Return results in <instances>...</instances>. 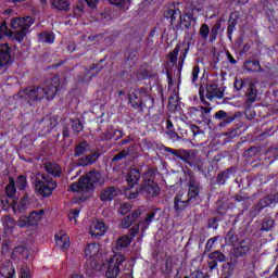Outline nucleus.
Listing matches in <instances>:
<instances>
[{"label": "nucleus", "mask_w": 278, "mask_h": 278, "mask_svg": "<svg viewBox=\"0 0 278 278\" xmlns=\"http://www.w3.org/2000/svg\"><path fill=\"white\" fill-rule=\"evenodd\" d=\"M1 276L4 278H14L16 270L14 269V265L12 263H8L1 268Z\"/></svg>", "instance_id": "nucleus-43"}, {"label": "nucleus", "mask_w": 278, "mask_h": 278, "mask_svg": "<svg viewBox=\"0 0 278 278\" xmlns=\"http://www.w3.org/2000/svg\"><path fill=\"white\" fill-rule=\"evenodd\" d=\"M173 207L176 216H181L188 207H192V202L188 198L184 200V193H177L174 197Z\"/></svg>", "instance_id": "nucleus-16"}, {"label": "nucleus", "mask_w": 278, "mask_h": 278, "mask_svg": "<svg viewBox=\"0 0 278 278\" xmlns=\"http://www.w3.org/2000/svg\"><path fill=\"white\" fill-rule=\"evenodd\" d=\"M127 257L124 254L113 255L106 264L105 277L106 278H116L121 275V266L123 262H126Z\"/></svg>", "instance_id": "nucleus-10"}, {"label": "nucleus", "mask_w": 278, "mask_h": 278, "mask_svg": "<svg viewBox=\"0 0 278 278\" xmlns=\"http://www.w3.org/2000/svg\"><path fill=\"white\" fill-rule=\"evenodd\" d=\"M257 153H260V148L252 146L243 152V156L247 160H253V157H255L257 155Z\"/></svg>", "instance_id": "nucleus-52"}, {"label": "nucleus", "mask_w": 278, "mask_h": 278, "mask_svg": "<svg viewBox=\"0 0 278 278\" xmlns=\"http://www.w3.org/2000/svg\"><path fill=\"white\" fill-rule=\"evenodd\" d=\"M128 103L132 110L142 113L144 110H152L153 105H155V99L149 94V90L146 87H140L128 93Z\"/></svg>", "instance_id": "nucleus-8"}, {"label": "nucleus", "mask_w": 278, "mask_h": 278, "mask_svg": "<svg viewBox=\"0 0 278 278\" xmlns=\"http://www.w3.org/2000/svg\"><path fill=\"white\" fill-rule=\"evenodd\" d=\"M15 186L17 190H20L21 192H25V190H27V186H29V182L27 181V176L25 175L17 176L15 180Z\"/></svg>", "instance_id": "nucleus-44"}, {"label": "nucleus", "mask_w": 278, "mask_h": 278, "mask_svg": "<svg viewBox=\"0 0 278 278\" xmlns=\"http://www.w3.org/2000/svg\"><path fill=\"white\" fill-rule=\"evenodd\" d=\"M39 42L45 45H53L55 42V34L51 30L41 31L38 34Z\"/></svg>", "instance_id": "nucleus-37"}, {"label": "nucleus", "mask_w": 278, "mask_h": 278, "mask_svg": "<svg viewBox=\"0 0 278 278\" xmlns=\"http://www.w3.org/2000/svg\"><path fill=\"white\" fill-rule=\"evenodd\" d=\"M99 157H101V151L96 150L94 152L76 160L75 166H92V164H96L99 161Z\"/></svg>", "instance_id": "nucleus-20"}, {"label": "nucleus", "mask_w": 278, "mask_h": 278, "mask_svg": "<svg viewBox=\"0 0 278 278\" xmlns=\"http://www.w3.org/2000/svg\"><path fill=\"white\" fill-rule=\"evenodd\" d=\"M56 244L62 251H67L71 247V238L66 233L55 235Z\"/></svg>", "instance_id": "nucleus-36"}, {"label": "nucleus", "mask_w": 278, "mask_h": 278, "mask_svg": "<svg viewBox=\"0 0 278 278\" xmlns=\"http://www.w3.org/2000/svg\"><path fill=\"white\" fill-rule=\"evenodd\" d=\"M52 10H58L59 12H68L71 10V1L68 0H50Z\"/></svg>", "instance_id": "nucleus-33"}, {"label": "nucleus", "mask_w": 278, "mask_h": 278, "mask_svg": "<svg viewBox=\"0 0 278 278\" xmlns=\"http://www.w3.org/2000/svg\"><path fill=\"white\" fill-rule=\"evenodd\" d=\"M249 255H251V240L243 239L237 247L230 249V261L222 266L223 277H233L236 268L240 273H253L255 263L249 261Z\"/></svg>", "instance_id": "nucleus-1"}, {"label": "nucleus", "mask_w": 278, "mask_h": 278, "mask_svg": "<svg viewBox=\"0 0 278 278\" xmlns=\"http://www.w3.org/2000/svg\"><path fill=\"white\" fill-rule=\"evenodd\" d=\"M21 23L22 29H24V31H29V28L34 25V18H31V16H24L21 17Z\"/></svg>", "instance_id": "nucleus-54"}, {"label": "nucleus", "mask_w": 278, "mask_h": 278, "mask_svg": "<svg viewBox=\"0 0 278 278\" xmlns=\"http://www.w3.org/2000/svg\"><path fill=\"white\" fill-rule=\"evenodd\" d=\"M244 108V115L248 121H253L255 116H257V113H255V109L253 108V104H245L243 103Z\"/></svg>", "instance_id": "nucleus-49"}, {"label": "nucleus", "mask_w": 278, "mask_h": 278, "mask_svg": "<svg viewBox=\"0 0 278 278\" xmlns=\"http://www.w3.org/2000/svg\"><path fill=\"white\" fill-rule=\"evenodd\" d=\"M274 229H275V219L266 216L262 220V224L258 227L257 232H258V236H261V238H265V236H270Z\"/></svg>", "instance_id": "nucleus-22"}, {"label": "nucleus", "mask_w": 278, "mask_h": 278, "mask_svg": "<svg viewBox=\"0 0 278 278\" xmlns=\"http://www.w3.org/2000/svg\"><path fill=\"white\" fill-rule=\"evenodd\" d=\"M199 96H200L201 103H203V105H206V106H201V110H202L201 116H210V113L212 112V108H210V102L205 100V89L203 88V86H200Z\"/></svg>", "instance_id": "nucleus-34"}, {"label": "nucleus", "mask_w": 278, "mask_h": 278, "mask_svg": "<svg viewBox=\"0 0 278 278\" xmlns=\"http://www.w3.org/2000/svg\"><path fill=\"white\" fill-rule=\"evenodd\" d=\"M88 147H90V143L86 140L78 142L74 147V157H81V155H85L86 151H88Z\"/></svg>", "instance_id": "nucleus-39"}, {"label": "nucleus", "mask_w": 278, "mask_h": 278, "mask_svg": "<svg viewBox=\"0 0 278 278\" xmlns=\"http://www.w3.org/2000/svg\"><path fill=\"white\" fill-rule=\"evenodd\" d=\"M201 118L204 125H206L207 127H216L214 116L212 117L211 115H201Z\"/></svg>", "instance_id": "nucleus-60"}, {"label": "nucleus", "mask_w": 278, "mask_h": 278, "mask_svg": "<svg viewBox=\"0 0 278 278\" xmlns=\"http://www.w3.org/2000/svg\"><path fill=\"white\" fill-rule=\"evenodd\" d=\"M108 232V226L105 225V222H96L90 226L89 233L92 238H97L99 240L100 238H103L105 233Z\"/></svg>", "instance_id": "nucleus-23"}, {"label": "nucleus", "mask_w": 278, "mask_h": 278, "mask_svg": "<svg viewBox=\"0 0 278 278\" xmlns=\"http://www.w3.org/2000/svg\"><path fill=\"white\" fill-rule=\"evenodd\" d=\"M136 149L135 144H130L126 148H124L122 151H119L117 154H115L112 159V162L114 164H121L123 160H127V157H130V155H134V150Z\"/></svg>", "instance_id": "nucleus-26"}, {"label": "nucleus", "mask_w": 278, "mask_h": 278, "mask_svg": "<svg viewBox=\"0 0 278 278\" xmlns=\"http://www.w3.org/2000/svg\"><path fill=\"white\" fill-rule=\"evenodd\" d=\"M131 210H134V205L125 202L119 205L118 214H119V216H127V214H129V212H131Z\"/></svg>", "instance_id": "nucleus-55"}, {"label": "nucleus", "mask_w": 278, "mask_h": 278, "mask_svg": "<svg viewBox=\"0 0 278 278\" xmlns=\"http://www.w3.org/2000/svg\"><path fill=\"white\" fill-rule=\"evenodd\" d=\"M12 33V30L10 28H8V22H2L0 23V40H2V38H10V34Z\"/></svg>", "instance_id": "nucleus-56"}, {"label": "nucleus", "mask_w": 278, "mask_h": 278, "mask_svg": "<svg viewBox=\"0 0 278 278\" xmlns=\"http://www.w3.org/2000/svg\"><path fill=\"white\" fill-rule=\"evenodd\" d=\"M45 210L31 211L28 216L20 217L16 222L17 227L27 228L38 226V222L42 220Z\"/></svg>", "instance_id": "nucleus-11"}, {"label": "nucleus", "mask_w": 278, "mask_h": 278, "mask_svg": "<svg viewBox=\"0 0 278 278\" xmlns=\"http://www.w3.org/2000/svg\"><path fill=\"white\" fill-rule=\"evenodd\" d=\"M163 151H165V153H170L172 155H174L173 160L175 162L180 160L185 164H188V166H190V168H192V170H194L195 173H203L205 170V159L200 156L194 150H175L173 148L164 146Z\"/></svg>", "instance_id": "nucleus-4"}, {"label": "nucleus", "mask_w": 278, "mask_h": 278, "mask_svg": "<svg viewBox=\"0 0 278 278\" xmlns=\"http://www.w3.org/2000/svg\"><path fill=\"white\" fill-rule=\"evenodd\" d=\"M58 90H60V77L54 76L48 81L47 87L29 86L22 88L18 92V97L26 105L36 108L42 99L53 101L55 94H58Z\"/></svg>", "instance_id": "nucleus-2"}, {"label": "nucleus", "mask_w": 278, "mask_h": 278, "mask_svg": "<svg viewBox=\"0 0 278 278\" xmlns=\"http://www.w3.org/2000/svg\"><path fill=\"white\" fill-rule=\"evenodd\" d=\"M220 27H223V23L217 21L215 25L211 28L207 24H202L200 27V36L203 40H207L208 42L213 43L216 42V38H218V31H220Z\"/></svg>", "instance_id": "nucleus-14"}, {"label": "nucleus", "mask_w": 278, "mask_h": 278, "mask_svg": "<svg viewBox=\"0 0 278 278\" xmlns=\"http://www.w3.org/2000/svg\"><path fill=\"white\" fill-rule=\"evenodd\" d=\"M29 206V195L25 194L21 198L20 202L16 203V214H21L25 212V210Z\"/></svg>", "instance_id": "nucleus-46"}, {"label": "nucleus", "mask_w": 278, "mask_h": 278, "mask_svg": "<svg viewBox=\"0 0 278 278\" xmlns=\"http://www.w3.org/2000/svg\"><path fill=\"white\" fill-rule=\"evenodd\" d=\"M103 64H105V59L100 60L97 64H92L89 67H83L78 75V81L81 84H90L92 78L97 77V75L103 71Z\"/></svg>", "instance_id": "nucleus-9"}, {"label": "nucleus", "mask_w": 278, "mask_h": 278, "mask_svg": "<svg viewBox=\"0 0 278 278\" xmlns=\"http://www.w3.org/2000/svg\"><path fill=\"white\" fill-rule=\"evenodd\" d=\"M265 155H266L265 160H269V164H273L274 162H277V160H278V148L268 149Z\"/></svg>", "instance_id": "nucleus-53"}, {"label": "nucleus", "mask_w": 278, "mask_h": 278, "mask_svg": "<svg viewBox=\"0 0 278 278\" xmlns=\"http://www.w3.org/2000/svg\"><path fill=\"white\" fill-rule=\"evenodd\" d=\"M99 253V248H97V244L94 243H89L85 248V256L86 257H94Z\"/></svg>", "instance_id": "nucleus-51"}, {"label": "nucleus", "mask_w": 278, "mask_h": 278, "mask_svg": "<svg viewBox=\"0 0 278 278\" xmlns=\"http://www.w3.org/2000/svg\"><path fill=\"white\" fill-rule=\"evenodd\" d=\"M179 51H181V43H177L174 48V50H172L167 58L170 62V64H177V59L179 58Z\"/></svg>", "instance_id": "nucleus-48"}, {"label": "nucleus", "mask_w": 278, "mask_h": 278, "mask_svg": "<svg viewBox=\"0 0 278 278\" xmlns=\"http://www.w3.org/2000/svg\"><path fill=\"white\" fill-rule=\"evenodd\" d=\"M238 25V16L233 17V13L230 14L227 27V38L230 42H233V31H236V26Z\"/></svg>", "instance_id": "nucleus-35"}, {"label": "nucleus", "mask_w": 278, "mask_h": 278, "mask_svg": "<svg viewBox=\"0 0 278 278\" xmlns=\"http://www.w3.org/2000/svg\"><path fill=\"white\" fill-rule=\"evenodd\" d=\"M0 207L3 212H10V210H12L13 214H16V200H13V202L10 203L8 198H2L0 199Z\"/></svg>", "instance_id": "nucleus-41"}, {"label": "nucleus", "mask_w": 278, "mask_h": 278, "mask_svg": "<svg viewBox=\"0 0 278 278\" xmlns=\"http://www.w3.org/2000/svg\"><path fill=\"white\" fill-rule=\"evenodd\" d=\"M192 42L188 41L187 43H182L185 47L179 55L178 64H177V74L181 75V71H184V64H186V58H188V53L190 52V47Z\"/></svg>", "instance_id": "nucleus-29"}, {"label": "nucleus", "mask_w": 278, "mask_h": 278, "mask_svg": "<svg viewBox=\"0 0 278 278\" xmlns=\"http://www.w3.org/2000/svg\"><path fill=\"white\" fill-rule=\"evenodd\" d=\"M134 60H136V52L131 51L124 61V68H131L135 64Z\"/></svg>", "instance_id": "nucleus-57"}, {"label": "nucleus", "mask_w": 278, "mask_h": 278, "mask_svg": "<svg viewBox=\"0 0 278 278\" xmlns=\"http://www.w3.org/2000/svg\"><path fill=\"white\" fill-rule=\"evenodd\" d=\"M142 213L140 210L131 211L130 214L126 215L119 224L121 229H129L131 225L136 223V219L141 215Z\"/></svg>", "instance_id": "nucleus-27"}, {"label": "nucleus", "mask_w": 278, "mask_h": 278, "mask_svg": "<svg viewBox=\"0 0 278 278\" xmlns=\"http://www.w3.org/2000/svg\"><path fill=\"white\" fill-rule=\"evenodd\" d=\"M14 64V58H12V47L10 43H0V71L5 66H12Z\"/></svg>", "instance_id": "nucleus-15"}, {"label": "nucleus", "mask_w": 278, "mask_h": 278, "mask_svg": "<svg viewBox=\"0 0 278 278\" xmlns=\"http://www.w3.org/2000/svg\"><path fill=\"white\" fill-rule=\"evenodd\" d=\"M153 220H155V212L148 213L146 219L140 222V225H142V230L147 231Z\"/></svg>", "instance_id": "nucleus-50"}, {"label": "nucleus", "mask_w": 278, "mask_h": 278, "mask_svg": "<svg viewBox=\"0 0 278 278\" xmlns=\"http://www.w3.org/2000/svg\"><path fill=\"white\" fill-rule=\"evenodd\" d=\"M206 99L208 101H214V99H223L225 92L218 89V84L206 85Z\"/></svg>", "instance_id": "nucleus-25"}, {"label": "nucleus", "mask_w": 278, "mask_h": 278, "mask_svg": "<svg viewBox=\"0 0 278 278\" xmlns=\"http://www.w3.org/2000/svg\"><path fill=\"white\" fill-rule=\"evenodd\" d=\"M218 236L216 237H212L211 239L207 240L205 248H204V253H210V251H212V249H214V244H216V242H218Z\"/></svg>", "instance_id": "nucleus-59"}, {"label": "nucleus", "mask_w": 278, "mask_h": 278, "mask_svg": "<svg viewBox=\"0 0 278 278\" xmlns=\"http://www.w3.org/2000/svg\"><path fill=\"white\" fill-rule=\"evenodd\" d=\"M137 77L140 81H144L146 79H151L153 77V74L151 71L147 70L144 65H141L139 71L137 72Z\"/></svg>", "instance_id": "nucleus-47"}, {"label": "nucleus", "mask_w": 278, "mask_h": 278, "mask_svg": "<svg viewBox=\"0 0 278 278\" xmlns=\"http://www.w3.org/2000/svg\"><path fill=\"white\" fill-rule=\"evenodd\" d=\"M43 169L46 173H48V175H51L52 177H62V166L55 162L47 161L43 163Z\"/></svg>", "instance_id": "nucleus-28"}, {"label": "nucleus", "mask_w": 278, "mask_h": 278, "mask_svg": "<svg viewBox=\"0 0 278 278\" xmlns=\"http://www.w3.org/2000/svg\"><path fill=\"white\" fill-rule=\"evenodd\" d=\"M124 194L126 199L130 200L138 199L141 194L147 201H151V199H157V197L162 194V188L154 179L146 178L136 187L135 192H131V190H124Z\"/></svg>", "instance_id": "nucleus-5"}, {"label": "nucleus", "mask_w": 278, "mask_h": 278, "mask_svg": "<svg viewBox=\"0 0 278 278\" xmlns=\"http://www.w3.org/2000/svg\"><path fill=\"white\" fill-rule=\"evenodd\" d=\"M39 125L46 134H51V130L53 129V119L51 117L46 116L39 121Z\"/></svg>", "instance_id": "nucleus-42"}, {"label": "nucleus", "mask_w": 278, "mask_h": 278, "mask_svg": "<svg viewBox=\"0 0 278 278\" xmlns=\"http://www.w3.org/2000/svg\"><path fill=\"white\" fill-rule=\"evenodd\" d=\"M236 166H231L219 172L215 178V186H227V181H229V179H233V177H236Z\"/></svg>", "instance_id": "nucleus-19"}, {"label": "nucleus", "mask_w": 278, "mask_h": 278, "mask_svg": "<svg viewBox=\"0 0 278 278\" xmlns=\"http://www.w3.org/2000/svg\"><path fill=\"white\" fill-rule=\"evenodd\" d=\"M219 220L220 219L218 217L208 218L207 224H206L207 229H214V231H216V229H218Z\"/></svg>", "instance_id": "nucleus-61"}, {"label": "nucleus", "mask_w": 278, "mask_h": 278, "mask_svg": "<svg viewBox=\"0 0 278 278\" xmlns=\"http://www.w3.org/2000/svg\"><path fill=\"white\" fill-rule=\"evenodd\" d=\"M201 182H199L195 178H190L188 182V193L187 199L191 202L192 207H197V205H201Z\"/></svg>", "instance_id": "nucleus-13"}, {"label": "nucleus", "mask_w": 278, "mask_h": 278, "mask_svg": "<svg viewBox=\"0 0 278 278\" xmlns=\"http://www.w3.org/2000/svg\"><path fill=\"white\" fill-rule=\"evenodd\" d=\"M199 73H201V67L199 65L193 66L191 73V83L197 84V79H199Z\"/></svg>", "instance_id": "nucleus-63"}, {"label": "nucleus", "mask_w": 278, "mask_h": 278, "mask_svg": "<svg viewBox=\"0 0 278 278\" xmlns=\"http://www.w3.org/2000/svg\"><path fill=\"white\" fill-rule=\"evenodd\" d=\"M4 192L8 199H14L16 197V180L13 177L9 178V184L5 186Z\"/></svg>", "instance_id": "nucleus-40"}, {"label": "nucleus", "mask_w": 278, "mask_h": 278, "mask_svg": "<svg viewBox=\"0 0 278 278\" xmlns=\"http://www.w3.org/2000/svg\"><path fill=\"white\" fill-rule=\"evenodd\" d=\"M30 181L35 188L36 194L41 199H49L53 191L58 189V181L49 174L38 172L30 176Z\"/></svg>", "instance_id": "nucleus-6"}, {"label": "nucleus", "mask_w": 278, "mask_h": 278, "mask_svg": "<svg viewBox=\"0 0 278 278\" xmlns=\"http://www.w3.org/2000/svg\"><path fill=\"white\" fill-rule=\"evenodd\" d=\"M11 257L12 260H20V261H24V260H29V249L25 248V247H16L13 249L12 253H11Z\"/></svg>", "instance_id": "nucleus-31"}, {"label": "nucleus", "mask_w": 278, "mask_h": 278, "mask_svg": "<svg viewBox=\"0 0 278 278\" xmlns=\"http://www.w3.org/2000/svg\"><path fill=\"white\" fill-rule=\"evenodd\" d=\"M184 278H210V274H203L201 270H194L189 276Z\"/></svg>", "instance_id": "nucleus-62"}, {"label": "nucleus", "mask_w": 278, "mask_h": 278, "mask_svg": "<svg viewBox=\"0 0 278 278\" xmlns=\"http://www.w3.org/2000/svg\"><path fill=\"white\" fill-rule=\"evenodd\" d=\"M208 268L211 273L218 268V262L223 264V262H227V257L225 253L220 252L219 250L213 251L208 254Z\"/></svg>", "instance_id": "nucleus-21"}, {"label": "nucleus", "mask_w": 278, "mask_h": 278, "mask_svg": "<svg viewBox=\"0 0 278 278\" xmlns=\"http://www.w3.org/2000/svg\"><path fill=\"white\" fill-rule=\"evenodd\" d=\"M72 129L75 134L84 131V124L79 119L72 121Z\"/></svg>", "instance_id": "nucleus-58"}, {"label": "nucleus", "mask_w": 278, "mask_h": 278, "mask_svg": "<svg viewBox=\"0 0 278 278\" xmlns=\"http://www.w3.org/2000/svg\"><path fill=\"white\" fill-rule=\"evenodd\" d=\"M243 68L247 73H264L260 60H245Z\"/></svg>", "instance_id": "nucleus-30"}, {"label": "nucleus", "mask_w": 278, "mask_h": 278, "mask_svg": "<svg viewBox=\"0 0 278 278\" xmlns=\"http://www.w3.org/2000/svg\"><path fill=\"white\" fill-rule=\"evenodd\" d=\"M225 242L227 247H232L233 249L235 247H238V244H240L242 241H240V237L238 233H236V229H230L225 236Z\"/></svg>", "instance_id": "nucleus-32"}, {"label": "nucleus", "mask_w": 278, "mask_h": 278, "mask_svg": "<svg viewBox=\"0 0 278 278\" xmlns=\"http://www.w3.org/2000/svg\"><path fill=\"white\" fill-rule=\"evenodd\" d=\"M27 36V30H24L23 28L20 30H15L9 34V38L12 40H16L17 42H23L25 40V37Z\"/></svg>", "instance_id": "nucleus-45"}, {"label": "nucleus", "mask_w": 278, "mask_h": 278, "mask_svg": "<svg viewBox=\"0 0 278 278\" xmlns=\"http://www.w3.org/2000/svg\"><path fill=\"white\" fill-rule=\"evenodd\" d=\"M116 197H118V189L114 186L106 187L100 192L102 203H112Z\"/></svg>", "instance_id": "nucleus-24"}, {"label": "nucleus", "mask_w": 278, "mask_h": 278, "mask_svg": "<svg viewBox=\"0 0 278 278\" xmlns=\"http://www.w3.org/2000/svg\"><path fill=\"white\" fill-rule=\"evenodd\" d=\"M11 28L12 29H23L21 17H13L11 20Z\"/></svg>", "instance_id": "nucleus-64"}, {"label": "nucleus", "mask_w": 278, "mask_h": 278, "mask_svg": "<svg viewBox=\"0 0 278 278\" xmlns=\"http://www.w3.org/2000/svg\"><path fill=\"white\" fill-rule=\"evenodd\" d=\"M215 127H227L236 121V115L227 113L225 110H219L214 114Z\"/></svg>", "instance_id": "nucleus-17"}, {"label": "nucleus", "mask_w": 278, "mask_h": 278, "mask_svg": "<svg viewBox=\"0 0 278 278\" xmlns=\"http://www.w3.org/2000/svg\"><path fill=\"white\" fill-rule=\"evenodd\" d=\"M140 233V224H135L129 230L128 235H124L119 237L115 242L116 251H123V249H127L134 242V238Z\"/></svg>", "instance_id": "nucleus-12"}, {"label": "nucleus", "mask_w": 278, "mask_h": 278, "mask_svg": "<svg viewBox=\"0 0 278 278\" xmlns=\"http://www.w3.org/2000/svg\"><path fill=\"white\" fill-rule=\"evenodd\" d=\"M186 3L189 11L181 14V10L177 8H168L167 11L164 12L165 18L170 21L172 25L177 23V18H179V28L180 29H189L192 27V23H197V17H194V12H199L201 10V5L203 4V0H182Z\"/></svg>", "instance_id": "nucleus-3"}, {"label": "nucleus", "mask_w": 278, "mask_h": 278, "mask_svg": "<svg viewBox=\"0 0 278 278\" xmlns=\"http://www.w3.org/2000/svg\"><path fill=\"white\" fill-rule=\"evenodd\" d=\"M140 177L142 175L140 174V169L138 168H131L127 175H126V188L125 190H130V192H136V186H139Z\"/></svg>", "instance_id": "nucleus-18"}, {"label": "nucleus", "mask_w": 278, "mask_h": 278, "mask_svg": "<svg viewBox=\"0 0 278 278\" xmlns=\"http://www.w3.org/2000/svg\"><path fill=\"white\" fill-rule=\"evenodd\" d=\"M104 184L103 176L99 170L92 169L80 176L78 181L70 186L72 192H94L97 186Z\"/></svg>", "instance_id": "nucleus-7"}, {"label": "nucleus", "mask_w": 278, "mask_h": 278, "mask_svg": "<svg viewBox=\"0 0 278 278\" xmlns=\"http://www.w3.org/2000/svg\"><path fill=\"white\" fill-rule=\"evenodd\" d=\"M247 100L244 101V103L247 105H253L255 103V101H257V89H255V85L250 84V87L245 93Z\"/></svg>", "instance_id": "nucleus-38"}]
</instances>
